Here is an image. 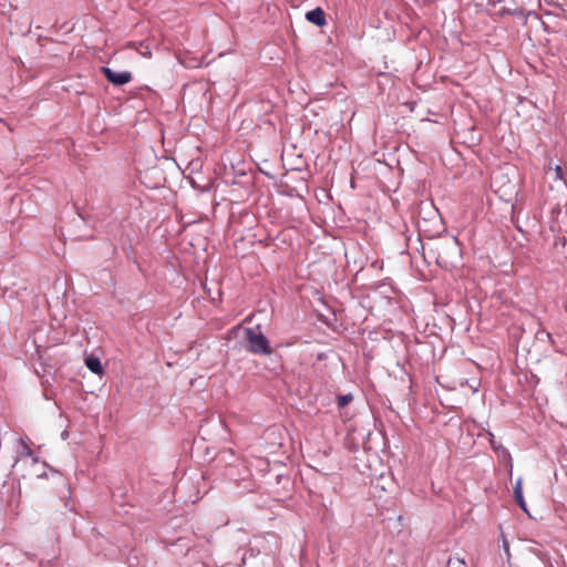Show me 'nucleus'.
<instances>
[{"label":"nucleus","mask_w":567,"mask_h":567,"mask_svg":"<svg viewBox=\"0 0 567 567\" xmlns=\"http://www.w3.org/2000/svg\"><path fill=\"white\" fill-rule=\"evenodd\" d=\"M243 341L245 342V349L252 354L269 355L272 353L269 341L259 327L245 328Z\"/></svg>","instance_id":"obj_1"},{"label":"nucleus","mask_w":567,"mask_h":567,"mask_svg":"<svg viewBox=\"0 0 567 567\" xmlns=\"http://www.w3.org/2000/svg\"><path fill=\"white\" fill-rule=\"evenodd\" d=\"M102 73L104 74L106 80L114 85H124L128 83L132 79L131 72H117L107 66L102 68Z\"/></svg>","instance_id":"obj_2"},{"label":"nucleus","mask_w":567,"mask_h":567,"mask_svg":"<svg viewBox=\"0 0 567 567\" xmlns=\"http://www.w3.org/2000/svg\"><path fill=\"white\" fill-rule=\"evenodd\" d=\"M488 435L491 436V446L494 450V452L497 454L498 457L503 458V461L508 462L509 467L512 468V457L506 447H504L501 443L496 442L494 439V435L489 432Z\"/></svg>","instance_id":"obj_3"},{"label":"nucleus","mask_w":567,"mask_h":567,"mask_svg":"<svg viewBox=\"0 0 567 567\" xmlns=\"http://www.w3.org/2000/svg\"><path fill=\"white\" fill-rule=\"evenodd\" d=\"M306 19L317 27H323L327 23L324 11L319 7L308 11Z\"/></svg>","instance_id":"obj_4"},{"label":"nucleus","mask_w":567,"mask_h":567,"mask_svg":"<svg viewBox=\"0 0 567 567\" xmlns=\"http://www.w3.org/2000/svg\"><path fill=\"white\" fill-rule=\"evenodd\" d=\"M19 443H20V449L18 450V458H17L16 462L18 463L19 461H21L24 457H30L31 461H32V464H37L38 463V457H35L33 455V452L30 449V446H29V444L27 442V439L21 437Z\"/></svg>","instance_id":"obj_5"},{"label":"nucleus","mask_w":567,"mask_h":567,"mask_svg":"<svg viewBox=\"0 0 567 567\" xmlns=\"http://www.w3.org/2000/svg\"><path fill=\"white\" fill-rule=\"evenodd\" d=\"M514 498L518 506L524 511L527 512L526 503L523 496V487H522V478H518L514 486Z\"/></svg>","instance_id":"obj_6"},{"label":"nucleus","mask_w":567,"mask_h":567,"mask_svg":"<svg viewBox=\"0 0 567 567\" xmlns=\"http://www.w3.org/2000/svg\"><path fill=\"white\" fill-rule=\"evenodd\" d=\"M85 365L91 372H93L95 374H101L103 372L102 363L97 358H94V357L87 358L85 360Z\"/></svg>","instance_id":"obj_7"},{"label":"nucleus","mask_w":567,"mask_h":567,"mask_svg":"<svg viewBox=\"0 0 567 567\" xmlns=\"http://www.w3.org/2000/svg\"><path fill=\"white\" fill-rule=\"evenodd\" d=\"M353 395L351 393L342 394L338 396V406L344 408L352 402Z\"/></svg>","instance_id":"obj_8"},{"label":"nucleus","mask_w":567,"mask_h":567,"mask_svg":"<svg viewBox=\"0 0 567 567\" xmlns=\"http://www.w3.org/2000/svg\"><path fill=\"white\" fill-rule=\"evenodd\" d=\"M447 567H465V561L458 557L450 558Z\"/></svg>","instance_id":"obj_9"},{"label":"nucleus","mask_w":567,"mask_h":567,"mask_svg":"<svg viewBox=\"0 0 567 567\" xmlns=\"http://www.w3.org/2000/svg\"><path fill=\"white\" fill-rule=\"evenodd\" d=\"M556 175H557V177H559V178L561 177V175H563V169H561V167H560V166H557V167H556Z\"/></svg>","instance_id":"obj_10"},{"label":"nucleus","mask_w":567,"mask_h":567,"mask_svg":"<svg viewBox=\"0 0 567 567\" xmlns=\"http://www.w3.org/2000/svg\"><path fill=\"white\" fill-rule=\"evenodd\" d=\"M546 337L550 339V338H551V334H550V333H548V332H546Z\"/></svg>","instance_id":"obj_11"},{"label":"nucleus","mask_w":567,"mask_h":567,"mask_svg":"<svg viewBox=\"0 0 567 567\" xmlns=\"http://www.w3.org/2000/svg\"><path fill=\"white\" fill-rule=\"evenodd\" d=\"M37 476H38V477H42V476H43V474H42V473H37Z\"/></svg>","instance_id":"obj_12"}]
</instances>
